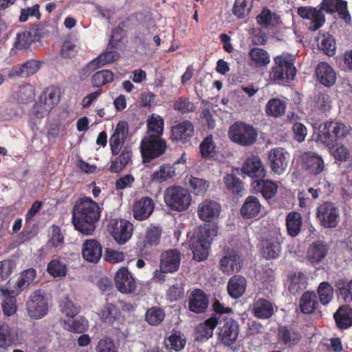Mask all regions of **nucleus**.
I'll use <instances>...</instances> for the list:
<instances>
[{
    "mask_svg": "<svg viewBox=\"0 0 352 352\" xmlns=\"http://www.w3.org/2000/svg\"><path fill=\"white\" fill-rule=\"evenodd\" d=\"M102 208L88 197L79 198L72 208V223L76 230L85 235H91L100 219Z\"/></svg>",
    "mask_w": 352,
    "mask_h": 352,
    "instance_id": "obj_1",
    "label": "nucleus"
},
{
    "mask_svg": "<svg viewBox=\"0 0 352 352\" xmlns=\"http://www.w3.org/2000/svg\"><path fill=\"white\" fill-rule=\"evenodd\" d=\"M129 134V124L126 121H120L109 138V145L113 155H119L111 157L109 170L113 173L122 172L131 160L132 151L130 147L123 145Z\"/></svg>",
    "mask_w": 352,
    "mask_h": 352,
    "instance_id": "obj_2",
    "label": "nucleus"
},
{
    "mask_svg": "<svg viewBox=\"0 0 352 352\" xmlns=\"http://www.w3.org/2000/svg\"><path fill=\"white\" fill-rule=\"evenodd\" d=\"M349 133V129L344 123L326 121L319 126L316 140L332 151L346 138Z\"/></svg>",
    "mask_w": 352,
    "mask_h": 352,
    "instance_id": "obj_3",
    "label": "nucleus"
},
{
    "mask_svg": "<svg viewBox=\"0 0 352 352\" xmlns=\"http://www.w3.org/2000/svg\"><path fill=\"white\" fill-rule=\"evenodd\" d=\"M274 66L270 71V77L272 81L278 85H285L292 81L297 72L294 60L285 54L274 58Z\"/></svg>",
    "mask_w": 352,
    "mask_h": 352,
    "instance_id": "obj_4",
    "label": "nucleus"
},
{
    "mask_svg": "<svg viewBox=\"0 0 352 352\" xmlns=\"http://www.w3.org/2000/svg\"><path fill=\"white\" fill-rule=\"evenodd\" d=\"M164 200L169 210L182 212L189 208L192 196L187 188L180 186H172L164 190Z\"/></svg>",
    "mask_w": 352,
    "mask_h": 352,
    "instance_id": "obj_5",
    "label": "nucleus"
},
{
    "mask_svg": "<svg viewBox=\"0 0 352 352\" xmlns=\"http://www.w3.org/2000/svg\"><path fill=\"white\" fill-rule=\"evenodd\" d=\"M162 228L160 226L151 224L144 234L138 236L136 249L142 256H151L160 244Z\"/></svg>",
    "mask_w": 352,
    "mask_h": 352,
    "instance_id": "obj_6",
    "label": "nucleus"
},
{
    "mask_svg": "<svg viewBox=\"0 0 352 352\" xmlns=\"http://www.w3.org/2000/svg\"><path fill=\"white\" fill-rule=\"evenodd\" d=\"M257 136V131L252 125L241 121L236 122L229 127V138L242 146L254 144L256 142Z\"/></svg>",
    "mask_w": 352,
    "mask_h": 352,
    "instance_id": "obj_7",
    "label": "nucleus"
},
{
    "mask_svg": "<svg viewBox=\"0 0 352 352\" xmlns=\"http://www.w3.org/2000/svg\"><path fill=\"white\" fill-rule=\"evenodd\" d=\"M167 148L166 142L162 137L145 135L140 144L141 154L144 163L162 155Z\"/></svg>",
    "mask_w": 352,
    "mask_h": 352,
    "instance_id": "obj_8",
    "label": "nucleus"
},
{
    "mask_svg": "<svg viewBox=\"0 0 352 352\" xmlns=\"http://www.w3.org/2000/svg\"><path fill=\"white\" fill-rule=\"evenodd\" d=\"M316 219L324 228H334L340 221L339 209L331 201H324L316 209Z\"/></svg>",
    "mask_w": 352,
    "mask_h": 352,
    "instance_id": "obj_9",
    "label": "nucleus"
},
{
    "mask_svg": "<svg viewBox=\"0 0 352 352\" xmlns=\"http://www.w3.org/2000/svg\"><path fill=\"white\" fill-rule=\"evenodd\" d=\"M330 246L327 242L317 239L309 244L306 253V259L309 265L320 269L329 254Z\"/></svg>",
    "mask_w": 352,
    "mask_h": 352,
    "instance_id": "obj_10",
    "label": "nucleus"
},
{
    "mask_svg": "<svg viewBox=\"0 0 352 352\" xmlns=\"http://www.w3.org/2000/svg\"><path fill=\"white\" fill-rule=\"evenodd\" d=\"M283 238L279 231H272L261 242V253L266 260L278 258L281 254Z\"/></svg>",
    "mask_w": 352,
    "mask_h": 352,
    "instance_id": "obj_11",
    "label": "nucleus"
},
{
    "mask_svg": "<svg viewBox=\"0 0 352 352\" xmlns=\"http://www.w3.org/2000/svg\"><path fill=\"white\" fill-rule=\"evenodd\" d=\"M218 333L219 340L225 346L233 344L237 340L239 333V325L236 320L232 318L220 319Z\"/></svg>",
    "mask_w": 352,
    "mask_h": 352,
    "instance_id": "obj_12",
    "label": "nucleus"
},
{
    "mask_svg": "<svg viewBox=\"0 0 352 352\" xmlns=\"http://www.w3.org/2000/svg\"><path fill=\"white\" fill-rule=\"evenodd\" d=\"M29 316L33 319H40L48 312V302L40 289L36 290L30 295L26 302Z\"/></svg>",
    "mask_w": 352,
    "mask_h": 352,
    "instance_id": "obj_13",
    "label": "nucleus"
},
{
    "mask_svg": "<svg viewBox=\"0 0 352 352\" xmlns=\"http://www.w3.org/2000/svg\"><path fill=\"white\" fill-rule=\"evenodd\" d=\"M323 10L311 6H301L298 8L297 13L302 19H307V28L310 31L319 30L325 23V15Z\"/></svg>",
    "mask_w": 352,
    "mask_h": 352,
    "instance_id": "obj_14",
    "label": "nucleus"
},
{
    "mask_svg": "<svg viewBox=\"0 0 352 352\" xmlns=\"http://www.w3.org/2000/svg\"><path fill=\"white\" fill-rule=\"evenodd\" d=\"M111 236L120 245L128 241L133 234V225L125 219L113 220L109 226Z\"/></svg>",
    "mask_w": 352,
    "mask_h": 352,
    "instance_id": "obj_15",
    "label": "nucleus"
},
{
    "mask_svg": "<svg viewBox=\"0 0 352 352\" xmlns=\"http://www.w3.org/2000/svg\"><path fill=\"white\" fill-rule=\"evenodd\" d=\"M289 154L284 148L276 147L271 149L268 153V164L274 173L283 174L288 165Z\"/></svg>",
    "mask_w": 352,
    "mask_h": 352,
    "instance_id": "obj_16",
    "label": "nucleus"
},
{
    "mask_svg": "<svg viewBox=\"0 0 352 352\" xmlns=\"http://www.w3.org/2000/svg\"><path fill=\"white\" fill-rule=\"evenodd\" d=\"M170 139L173 142L186 144L190 142L195 133V126L188 120L173 126Z\"/></svg>",
    "mask_w": 352,
    "mask_h": 352,
    "instance_id": "obj_17",
    "label": "nucleus"
},
{
    "mask_svg": "<svg viewBox=\"0 0 352 352\" xmlns=\"http://www.w3.org/2000/svg\"><path fill=\"white\" fill-rule=\"evenodd\" d=\"M182 260L181 252L177 249H170L162 252L160 258V269L162 272L173 274L180 267Z\"/></svg>",
    "mask_w": 352,
    "mask_h": 352,
    "instance_id": "obj_18",
    "label": "nucleus"
},
{
    "mask_svg": "<svg viewBox=\"0 0 352 352\" xmlns=\"http://www.w3.org/2000/svg\"><path fill=\"white\" fill-rule=\"evenodd\" d=\"M243 265V260L241 254L234 251L227 252L219 261V270L223 274L231 275L234 272H239Z\"/></svg>",
    "mask_w": 352,
    "mask_h": 352,
    "instance_id": "obj_19",
    "label": "nucleus"
},
{
    "mask_svg": "<svg viewBox=\"0 0 352 352\" xmlns=\"http://www.w3.org/2000/svg\"><path fill=\"white\" fill-rule=\"evenodd\" d=\"M209 305V296L201 289H194L188 298V310L200 314L206 311Z\"/></svg>",
    "mask_w": 352,
    "mask_h": 352,
    "instance_id": "obj_20",
    "label": "nucleus"
},
{
    "mask_svg": "<svg viewBox=\"0 0 352 352\" xmlns=\"http://www.w3.org/2000/svg\"><path fill=\"white\" fill-rule=\"evenodd\" d=\"M115 286L122 294H132L135 292L137 284L126 267L120 268L115 276Z\"/></svg>",
    "mask_w": 352,
    "mask_h": 352,
    "instance_id": "obj_21",
    "label": "nucleus"
},
{
    "mask_svg": "<svg viewBox=\"0 0 352 352\" xmlns=\"http://www.w3.org/2000/svg\"><path fill=\"white\" fill-rule=\"evenodd\" d=\"M242 172L252 178V180H258L264 178L266 175V170L261 160L256 155L248 157L243 164Z\"/></svg>",
    "mask_w": 352,
    "mask_h": 352,
    "instance_id": "obj_22",
    "label": "nucleus"
},
{
    "mask_svg": "<svg viewBox=\"0 0 352 352\" xmlns=\"http://www.w3.org/2000/svg\"><path fill=\"white\" fill-rule=\"evenodd\" d=\"M347 4V1L345 0H322L320 6V10H323L327 13H338L346 23H349L351 18Z\"/></svg>",
    "mask_w": 352,
    "mask_h": 352,
    "instance_id": "obj_23",
    "label": "nucleus"
},
{
    "mask_svg": "<svg viewBox=\"0 0 352 352\" xmlns=\"http://www.w3.org/2000/svg\"><path fill=\"white\" fill-rule=\"evenodd\" d=\"M155 207L153 200L149 197H143L135 201L132 206V213L135 219L144 221L153 213Z\"/></svg>",
    "mask_w": 352,
    "mask_h": 352,
    "instance_id": "obj_24",
    "label": "nucleus"
},
{
    "mask_svg": "<svg viewBox=\"0 0 352 352\" xmlns=\"http://www.w3.org/2000/svg\"><path fill=\"white\" fill-rule=\"evenodd\" d=\"M41 62L34 59L28 60L21 65L12 67L8 72L10 78H27L35 74L41 68Z\"/></svg>",
    "mask_w": 352,
    "mask_h": 352,
    "instance_id": "obj_25",
    "label": "nucleus"
},
{
    "mask_svg": "<svg viewBox=\"0 0 352 352\" xmlns=\"http://www.w3.org/2000/svg\"><path fill=\"white\" fill-rule=\"evenodd\" d=\"M277 337L278 341L288 348L298 345L302 339L301 333L289 325L279 326Z\"/></svg>",
    "mask_w": 352,
    "mask_h": 352,
    "instance_id": "obj_26",
    "label": "nucleus"
},
{
    "mask_svg": "<svg viewBox=\"0 0 352 352\" xmlns=\"http://www.w3.org/2000/svg\"><path fill=\"white\" fill-rule=\"evenodd\" d=\"M220 317L211 316L204 322L199 324L195 333V339L198 342H204L211 338L213 331L219 324Z\"/></svg>",
    "mask_w": 352,
    "mask_h": 352,
    "instance_id": "obj_27",
    "label": "nucleus"
},
{
    "mask_svg": "<svg viewBox=\"0 0 352 352\" xmlns=\"http://www.w3.org/2000/svg\"><path fill=\"white\" fill-rule=\"evenodd\" d=\"M102 247L96 239H87L82 244V257L90 263H98L101 258Z\"/></svg>",
    "mask_w": 352,
    "mask_h": 352,
    "instance_id": "obj_28",
    "label": "nucleus"
},
{
    "mask_svg": "<svg viewBox=\"0 0 352 352\" xmlns=\"http://www.w3.org/2000/svg\"><path fill=\"white\" fill-rule=\"evenodd\" d=\"M220 212V204L215 201L208 199L200 203L197 209V214L199 219L208 222L217 217Z\"/></svg>",
    "mask_w": 352,
    "mask_h": 352,
    "instance_id": "obj_29",
    "label": "nucleus"
},
{
    "mask_svg": "<svg viewBox=\"0 0 352 352\" xmlns=\"http://www.w3.org/2000/svg\"><path fill=\"white\" fill-rule=\"evenodd\" d=\"M302 163L305 168L311 175H318L324 168V160L320 155L314 153H305L302 157Z\"/></svg>",
    "mask_w": 352,
    "mask_h": 352,
    "instance_id": "obj_30",
    "label": "nucleus"
},
{
    "mask_svg": "<svg viewBox=\"0 0 352 352\" xmlns=\"http://www.w3.org/2000/svg\"><path fill=\"white\" fill-rule=\"evenodd\" d=\"M119 54L116 51H109L102 53L94 60H91L82 69L85 74H89L98 68L104 66L106 64L111 63L118 59Z\"/></svg>",
    "mask_w": 352,
    "mask_h": 352,
    "instance_id": "obj_31",
    "label": "nucleus"
},
{
    "mask_svg": "<svg viewBox=\"0 0 352 352\" xmlns=\"http://www.w3.org/2000/svg\"><path fill=\"white\" fill-rule=\"evenodd\" d=\"M261 204L258 197L254 195L248 196L240 209V214L245 219L256 217L261 210Z\"/></svg>",
    "mask_w": 352,
    "mask_h": 352,
    "instance_id": "obj_32",
    "label": "nucleus"
},
{
    "mask_svg": "<svg viewBox=\"0 0 352 352\" xmlns=\"http://www.w3.org/2000/svg\"><path fill=\"white\" fill-rule=\"evenodd\" d=\"M251 186L256 191L261 193L263 197L267 199H271L274 197L278 191V185L270 179H264V178L258 180H252Z\"/></svg>",
    "mask_w": 352,
    "mask_h": 352,
    "instance_id": "obj_33",
    "label": "nucleus"
},
{
    "mask_svg": "<svg viewBox=\"0 0 352 352\" xmlns=\"http://www.w3.org/2000/svg\"><path fill=\"white\" fill-rule=\"evenodd\" d=\"M316 73L318 81L324 87H330L336 83V72L327 63H320L316 67Z\"/></svg>",
    "mask_w": 352,
    "mask_h": 352,
    "instance_id": "obj_34",
    "label": "nucleus"
},
{
    "mask_svg": "<svg viewBox=\"0 0 352 352\" xmlns=\"http://www.w3.org/2000/svg\"><path fill=\"white\" fill-rule=\"evenodd\" d=\"M100 309L98 315L104 322L113 325L120 321L122 317V312L120 308L112 302H108Z\"/></svg>",
    "mask_w": 352,
    "mask_h": 352,
    "instance_id": "obj_35",
    "label": "nucleus"
},
{
    "mask_svg": "<svg viewBox=\"0 0 352 352\" xmlns=\"http://www.w3.org/2000/svg\"><path fill=\"white\" fill-rule=\"evenodd\" d=\"M201 158L206 160H216L219 157L217 146L212 134L206 135L199 146Z\"/></svg>",
    "mask_w": 352,
    "mask_h": 352,
    "instance_id": "obj_36",
    "label": "nucleus"
},
{
    "mask_svg": "<svg viewBox=\"0 0 352 352\" xmlns=\"http://www.w3.org/2000/svg\"><path fill=\"white\" fill-rule=\"evenodd\" d=\"M246 287L247 280L244 276L234 275L228 282V293L232 298L238 299L244 294Z\"/></svg>",
    "mask_w": 352,
    "mask_h": 352,
    "instance_id": "obj_37",
    "label": "nucleus"
},
{
    "mask_svg": "<svg viewBox=\"0 0 352 352\" xmlns=\"http://www.w3.org/2000/svg\"><path fill=\"white\" fill-rule=\"evenodd\" d=\"M337 327L339 329H347L352 327V308L348 305L339 307L333 314Z\"/></svg>",
    "mask_w": 352,
    "mask_h": 352,
    "instance_id": "obj_38",
    "label": "nucleus"
},
{
    "mask_svg": "<svg viewBox=\"0 0 352 352\" xmlns=\"http://www.w3.org/2000/svg\"><path fill=\"white\" fill-rule=\"evenodd\" d=\"M252 313L257 318L268 319L273 315L274 308L268 300L261 298L254 302Z\"/></svg>",
    "mask_w": 352,
    "mask_h": 352,
    "instance_id": "obj_39",
    "label": "nucleus"
},
{
    "mask_svg": "<svg viewBox=\"0 0 352 352\" xmlns=\"http://www.w3.org/2000/svg\"><path fill=\"white\" fill-rule=\"evenodd\" d=\"M318 307V296L313 291H306L300 299L299 308L302 313L310 314Z\"/></svg>",
    "mask_w": 352,
    "mask_h": 352,
    "instance_id": "obj_40",
    "label": "nucleus"
},
{
    "mask_svg": "<svg viewBox=\"0 0 352 352\" xmlns=\"http://www.w3.org/2000/svg\"><path fill=\"white\" fill-rule=\"evenodd\" d=\"M257 23L263 28L276 27L280 23V16L272 12L268 8L265 7L256 16Z\"/></svg>",
    "mask_w": 352,
    "mask_h": 352,
    "instance_id": "obj_41",
    "label": "nucleus"
},
{
    "mask_svg": "<svg viewBox=\"0 0 352 352\" xmlns=\"http://www.w3.org/2000/svg\"><path fill=\"white\" fill-rule=\"evenodd\" d=\"M302 218L301 214L296 211L289 212L286 217V228L291 236H296L301 231Z\"/></svg>",
    "mask_w": 352,
    "mask_h": 352,
    "instance_id": "obj_42",
    "label": "nucleus"
},
{
    "mask_svg": "<svg viewBox=\"0 0 352 352\" xmlns=\"http://www.w3.org/2000/svg\"><path fill=\"white\" fill-rule=\"evenodd\" d=\"M187 184L190 191L197 196H204L210 187V182L193 175L187 176Z\"/></svg>",
    "mask_w": 352,
    "mask_h": 352,
    "instance_id": "obj_43",
    "label": "nucleus"
},
{
    "mask_svg": "<svg viewBox=\"0 0 352 352\" xmlns=\"http://www.w3.org/2000/svg\"><path fill=\"white\" fill-rule=\"evenodd\" d=\"M164 121L159 115L151 114L147 120V131L146 135H152L156 138L162 137L164 131Z\"/></svg>",
    "mask_w": 352,
    "mask_h": 352,
    "instance_id": "obj_44",
    "label": "nucleus"
},
{
    "mask_svg": "<svg viewBox=\"0 0 352 352\" xmlns=\"http://www.w3.org/2000/svg\"><path fill=\"white\" fill-rule=\"evenodd\" d=\"M36 276V272L33 268H29L23 271L18 278L14 289L12 291H14L15 294L17 295L22 291L28 289L29 285L34 282Z\"/></svg>",
    "mask_w": 352,
    "mask_h": 352,
    "instance_id": "obj_45",
    "label": "nucleus"
},
{
    "mask_svg": "<svg viewBox=\"0 0 352 352\" xmlns=\"http://www.w3.org/2000/svg\"><path fill=\"white\" fill-rule=\"evenodd\" d=\"M40 101L44 104L46 111H50L60 101V89L56 87L47 88Z\"/></svg>",
    "mask_w": 352,
    "mask_h": 352,
    "instance_id": "obj_46",
    "label": "nucleus"
},
{
    "mask_svg": "<svg viewBox=\"0 0 352 352\" xmlns=\"http://www.w3.org/2000/svg\"><path fill=\"white\" fill-rule=\"evenodd\" d=\"M286 102L279 98H272L265 105V113L268 116L278 118L285 113Z\"/></svg>",
    "mask_w": 352,
    "mask_h": 352,
    "instance_id": "obj_47",
    "label": "nucleus"
},
{
    "mask_svg": "<svg viewBox=\"0 0 352 352\" xmlns=\"http://www.w3.org/2000/svg\"><path fill=\"white\" fill-rule=\"evenodd\" d=\"M290 283L288 289L291 294L295 295L306 289L307 286V278L301 272L291 274L289 276Z\"/></svg>",
    "mask_w": 352,
    "mask_h": 352,
    "instance_id": "obj_48",
    "label": "nucleus"
},
{
    "mask_svg": "<svg viewBox=\"0 0 352 352\" xmlns=\"http://www.w3.org/2000/svg\"><path fill=\"white\" fill-rule=\"evenodd\" d=\"M248 56L252 62L251 65L256 67H265L270 62L269 53L259 47L252 48L248 53Z\"/></svg>",
    "mask_w": 352,
    "mask_h": 352,
    "instance_id": "obj_49",
    "label": "nucleus"
},
{
    "mask_svg": "<svg viewBox=\"0 0 352 352\" xmlns=\"http://www.w3.org/2000/svg\"><path fill=\"white\" fill-rule=\"evenodd\" d=\"M223 182L226 189L231 193L241 196L244 186L242 181L234 174H226L223 177Z\"/></svg>",
    "mask_w": 352,
    "mask_h": 352,
    "instance_id": "obj_50",
    "label": "nucleus"
},
{
    "mask_svg": "<svg viewBox=\"0 0 352 352\" xmlns=\"http://www.w3.org/2000/svg\"><path fill=\"white\" fill-rule=\"evenodd\" d=\"M5 298L2 302L3 312L5 315L10 316L15 314L17 309L16 297L12 294H15L14 291L6 288L2 290Z\"/></svg>",
    "mask_w": 352,
    "mask_h": 352,
    "instance_id": "obj_51",
    "label": "nucleus"
},
{
    "mask_svg": "<svg viewBox=\"0 0 352 352\" xmlns=\"http://www.w3.org/2000/svg\"><path fill=\"white\" fill-rule=\"evenodd\" d=\"M175 168L170 164H162L160 169L153 172L151 179L153 182L162 183L175 176Z\"/></svg>",
    "mask_w": 352,
    "mask_h": 352,
    "instance_id": "obj_52",
    "label": "nucleus"
},
{
    "mask_svg": "<svg viewBox=\"0 0 352 352\" xmlns=\"http://www.w3.org/2000/svg\"><path fill=\"white\" fill-rule=\"evenodd\" d=\"M165 318L164 310L157 306L148 308L145 314V321L151 326L159 325Z\"/></svg>",
    "mask_w": 352,
    "mask_h": 352,
    "instance_id": "obj_53",
    "label": "nucleus"
},
{
    "mask_svg": "<svg viewBox=\"0 0 352 352\" xmlns=\"http://www.w3.org/2000/svg\"><path fill=\"white\" fill-rule=\"evenodd\" d=\"M47 271L54 278L65 277L67 273V266L60 259H53L48 263Z\"/></svg>",
    "mask_w": 352,
    "mask_h": 352,
    "instance_id": "obj_54",
    "label": "nucleus"
},
{
    "mask_svg": "<svg viewBox=\"0 0 352 352\" xmlns=\"http://www.w3.org/2000/svg\"><path fill=\"white\" fill-rule=\"evenodd\" d=\"M114 80L113 73L107 69L96 72L91 77V84L95 87H101L106 84L113 82Z\"/></svg>",
    "mask_w": 352,
    "mask_h": 352,
    "instance_id": "obj_55",
    "label": "nucleus"
},
{
    "mask_svg": "<svg viewBox=\"0 0 352 352\" xmlns=\"http://www.w3.org/2000/svg\"><path fill=\"white\" fill-rule=\"evenodd\" d=\"M318 47L323 53L329 56L335 54L336 50V40L332 35L329 33L322 34L321 41L318 43Z\"/></svg>",
    "mask_w": 352,
    "mask_h": 352,
    "instance_id": "obj_56",
    "label": "nucleus"
},
{
    "mask_svg": "<svg viewBox=\"0 0 352 352\" xmlns=\"http://www.w3.org/2000/svg\"><path fill=\"white\" fill-rule=\"evenodd\" d=\"M173 108L179 113L187 114L195 111L196 107L188 97L181 96L173 102Z\"/></svg>",
    "mask_w": 352,
    "mask_h": 352,
    "instance_id": "obj_57",
    "label": "nucleus"
},
{
    "mask_svg": "<svg viewBox=\"0 0 352 352\" xmlns=\"http://www.w3.org/2000/svg\"><path fill=\"white\" fill-rule=\"evenodd\" d=\"M320 302L322 305L329 304L333 297V289L329 282L324 281L319 284L317 289Z\"/></svg>",
    "mask_w": 352,
    "mask_h": 352,
    "instance_id": "obj_58",
    "label": "nucleus"
},
{
    "mask_svg": "<svg viewBox=\"0 0 352 352\" xmlns=\"http://www.w3.org/2000/svg\"><path fill=\"white\" fill-rule=\"evenodd\" d=\"M14 338L10 326L3 322H0V347L6 349L11 346Z\"/></svg>",
    "mask_w": 352,
    "mask_h": 352,
    "instance_id": "obj_59",
    "label": "nucleus"
},
{
    "mask_svg": "<svg viewBox=\"0 0 352 352\" xmlns=\"http://www.w3.org/2000/svg\"><path fill=\"white\" fill-rule=\"evenodd\" d=\"M61 312L67 317L73 318L80 311V307L69 298L67 296H64L60 301Z\"/></svg>",
    "mask_w": 352,
    "mask_h": 352,
    "instance_id": "obj_60",
    "label": "nucleus"
},
{
    "mask_svg": "<svg viewBox=\"0 0 352 352\" xmlns=\"http://www.w3.org/2000/svg\"><path fill=\"white\" fill-rule=\"evenodd\" d=\"M335 287L346 302H352V280L339 279L336 282Z\"/></svg>",
    "mask_w": 352,
    "mask_h": 352,
    "instance_id": "obj_61",
    "label": "nucleus"
},
{
    "mask_svg": "<svg viewBox=\"0 0 352 352\" xmlns=\"http://www.w3.org/2000/svg\"><path fill=\"white\" fill-rule=\"evenodd\" d=\"M65 329L71 332L81 333L88 327V321L82 317L65 321Z\"/></svg>",
    "mask_w": 352,
    "mask_h": 352,
    "instance_id": "obj_62",
    "label": "nucleus"
},
{
    "mask_svg": "<svg viewBox=\"0 0 352 352\" xmlns=\"http://www.w3.org/2000/svg\"><path fill=\"white\" fill-rule=\"evenodd\" d=\"M184 284L176 283L169 287L166 292V297L170 302L177 301L184 297Z\"/></svg>",
    "mask_w": 352,
    "mask_h": 352,
    "instance_id": "obj_63",
    "label": "nucleus"
},
{
    "mask_svg": "<svg viewBox=\"0 0 352 352\" xmlns=\"http://www.w3.org/2000/svg\"><path fill=\"white\" fill-rule=\"evenodd\" d=\"M249 0H235L232 13L239 19H244L251 11V6L248 7Z\"/></svg>",
    "mask_w": 352,
    "mask_h": 352,
    "instance_id": "obj_64",
    "label": "nucleus"
}]
</instances>
